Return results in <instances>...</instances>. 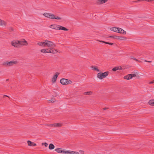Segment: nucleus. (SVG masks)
Segmentation results:
<instances>
[{"instance_id":"f257e3e1","label":"nucleus","mask_w":154,"mask_h":154,"mask_svg":"<svg viewBox=\"0 0 154 154\" xmlns=\"http://www.w3.org/2000/svg\"><path fill=\"white\" fill-rule=\"evenodd\" d=\"M37 45L43 47L47 46L49 48L41 49L40 51L42 53H49L55 54L58 52L57 50L54 48L56 47V45L53 42L47 40H45L43 42H38Z\"/></svg>"},{"instance_id":"f03ea898","label":"nucleus","mask_w":154,"mask_h":154,"mask_svg":"<svg viewBox=\"0 0 154 154\" xmlns=\"http://www.w3.org/2000/svg\"><path fill=\"white\" fill-rule=\"evenodd\" d=\"M43 15L45 17L52 20L56 19L59 20L62 19L61 17L50 13L45 12Z\"/></svg>"},{"instance_id":"7ed1b4c3","label":"nucleus","mask_w":154,"mask_h":154,"mask_svg":"<svg viewBox=\"0 0 154 154\" xmlns=\"http://www.w3.org/2000/svg\"><path fill=\"white\" fill-rule=\"evenodd\" d=\"M49 27L51 29H54L56 30H63L64 31H68V29L66 28L59 25L53 24L49 26Z\"/></svg>"},{"instance_id":"20e7f679","label":"nucleus","mask_w":154,"mask_h":154,"mask_svg":"<svg viewBox=\"0 0 154 154\" xmlns=\"http://www.w3.org/2000/svg\"><path fill=\"white\" fill-rule=\"evenodd\" d=\"M109 72H99L97 75V77L100 79L102 80L106 77L108 75Z\"/></svg>"},{"instance_id":"39448f33","label":"nucleus","mask_w":154,"mask_h":154,"mask_svg":"<svg viewBox=\"0 0 154 154\" xmlns=\"http://www.w3.org/2000/svg\"><path fill=\"white\" fill-rule=\"evenodd\" d=\"M60 82L63 85H66L71 84L72 82L70 80L65 79H62L60 80Z\"/></svg>"},{"instance_id":"423d86ee","label":"nucleus","mask_w":154,"mask_h":154,"mask_svg":"<svg viewBox=\"0 0 154 154\" xmlns=\"http://www.w3.org/2000/svg\"><path fill=\"white\" fill-rule=\"evenodd\" d=\"M11 45L15 48H19L20 45L19 41L18 40H14L11 42Z\"/></svg>"},{"instance_id":"0eeeda50","label":"nucleus","mask_w":154,"mask_h":154,"mask_svg":"<svg viewBox=\"0 0 154 154\" xmlns=\"http://www.w3.org/2000/svg\"><path fill=\"white\" fill-rule=\"evenodd\" d=\"M55 150L58 153H62L66 154L67 150H66L62 148H57L55 149Z\"/></svg>"},{"instance_id":"6e6552de","label":"nucleus","mask_w":154,"mask_h":154,"mask_svg":"<svg viewBox=\"0 0 154 154\" xmlns=\"http://www.w3.org/2000/svg\"><path fill=\"white\" fill-rule=\"evenodd\" d=\"M63 125V124L61 123H57L51 124L49 125V126L51 127H61Z\"/></svg>"},{"instance_id":"1a4fd4ad","label":"nucleus","mask_w":154,"mask_h":154,"mask_svg":"<svg viewBox=\"0 0 154 154\" xmlns=\"http://www.w3.org/2000/svg\"><path fill=\"white\" fill-rule=\"evenodd\" d=\"M59 74V73L58 72H56L54 75L53 76L52 79V83H55L57 80V79L58 77V75Z\"/></svg>"},{"instance_id":"9d476101","label":"nucleus","mask_w":154,"mask_h":154,"mask_svg":"<svg viewBox=\"0 0 154 154\" xmlns=\"http://www.w3.org/2000/svg\"><path fill=\"white\" fill-rule=\"evenodd\" d=\"M20 42V45H22L23 46L27 45H28V43L25 39H22Z\"/></svg>"},{"instance_id":"9b49d317","label":"nucleus","mask_w":154,"mask_h":154,"mask_svg":"<svg viewBox=\"0 0 154 154\" xmlns=\"http://www.w3.org/2000/svg\"><path fill=\"white\" fill-rule=\"evenodd\" d=\"M118 32L123 35H125L126 34V31L118 27Z\"/></svg>"},{"instance_id":"f8f14e48","label":"nucleus","mask_w":154,"mask_h":154,"mask_svg":"<svg viewBox=\"0 0 154 154\" xmlns=\"http://www.w3.org/2000/svg\"><path fill=\"white\" fill-rule=\"evenodd\" d=\"M17 63L18 62L16 60H13L9 61V66H12L14 65L17 64Z\"/></svg>"},{"instance_id":"ddd939ff","label":"nucleus","mask_w":154,"mask_h":154,"mask_svg":"<svg viewBox=\"0 0 154 154\" xmlns=\"http://www.w3.org/2000/svg\"><path fill=\"white\" fill-rule=\"evenodd\" d=\"M66 154H79V153L77 151L67 150Z\"/></svg>"},{"instance_id":"4468645a","label":"nucleus","mask_w":154,"mask_h":154,"mask_svg":"<svg viewBox=\"0 0 154 154\" xmlns=\"http://www.w3.org/2000/svg\"><path fill=\"white\" fill-rule=\"evenodd\" d=\"M28 145L29 146H36V144L35 143L32 142L30 140H28L27 142Z\"/></svg>"},{"instance_id":"2eb2a0df","label":"nucleus","mask_w":154,"mask_h":154,"mask_svg":"<svg viewBox=\"0 0 154 154\" xmlns=\"http://www.w3.org/2000/svg\"><path fill=\"white\" fill-rule=\"evenodd\" d=\"M129 74L130 75L131 79L133 77H136L138 75V73L137 72H134V73Z\"/></svg>"},{"instance_id":"dca6fc26","label":"nucleus","mask_w":154,"mask_h":154,"mask_svg":"<svg viewBox=\"0 0 154 154\" xmlns=\"http://www.w3.org/2000/svg\"><path fill=\"white\" fill-rule=\"evenodd\" d=\"M6 25V23L3 20L0 19V26H5Z\"/></svg>"},{"instance_id":"f3484780","label":"nucleus","mask_w":154,"mask_h":154,"mask_svg":"<svg viewBox=\"0 0 154 154\" xmlns=\"http://www.w3.org/2000/svg\"><path fill=\"white\" fill-rule=\"evenodd\" d=\"M108 0H98L97 3L98 4H101L106 2Z\"/></svg>"},{"instance_id":"a211bd4d","label":"nucleus","mask_w":154,"mask_h":154,"mask_svg":"<svg viewBox=\"0 0 154 154\" xmlns=\"http://www.w3.org/2000/svg\"><path fill=\"white\" fill-rule=\"evenodd\" d=\"M92 69L93 70L96 71L97 72L100 71V70L98 69V67L97 66H92L91 67Z\"/></svg>"},{"instance_id":"6ab92c4d","label":"nucleus","mask_w":154,"mask_h":154,"mask_svg":"<svg viewBox=\"0 0 154 154\" xmlns=\"http://www.w3.org/2000/svg\"><path fill=\"white\" fill-rule=\"evenodd\" d=\"M118 27H112L110 28V30L116 32H118Z\"/></svg>"},{"instance_id":"aec40b11","label":"nucleus","mask_w":154,"mask_h":154,"mask_svg":"<svg viewBox=\"0 0 154 154\" xmlns=\"http://www.w3.org/2000/svg\"><path fill=\"white\" fill-rule=\"evenodd\" d=\"M149 104L152 106H154V100H150L148 102Z\"/></svg>"},{"instance_id":"412c9836","label":"nucleus","mask_w":154,"mask_h":154,"mask_svg":"<svg viewBox=\"0 0 154 154\" xmlns=\"http://www.w3.org/2000/svg\"><path fill=\"white\" fill-rule=\"evenodd\" d=\"M2 65L6 66H9V61H7L4 62L2 63Z\"/></svg>"},{"instance_id":"4be33fe9","label":"nucleus","mask_w":154,"mask_h":154,"mask_svg":"<svg viewBox=\"0 0 154 154\" xmlns=\"http://www.w3.org/2000/svg\"><path fill=\"white\" fill-rule=\"evenodd\" d=\"M55 148L54 146L52 143H51L49 144V149H50L52 150L54 149Z\"/></svg>"},{"instance_id":"5701e85b","label":"nucleus","mask_w":154,"mask_h":154,"mask_svg":"<svg viewBox=\"0 0 154 154\" xmlns=\"http://www.w3.org/2000/svg\"><path fill=\"white\" fill-rule=\"evenodd\" d=\"M127 38L123 36H119V40H125Z\"/></svg>"},{"instance_id":"b1692460","label":"nucleus","mask_w":154,"mask_h":154,"mask_svg":"<svg viewBox=\"0 0 154 154\" xmlns=\"http://www.w3.org/2000/svg\"><path fill=\"white\" fill-rule=\"evenodd\" d=\"M124 78L125 79L127 80H130L131 79L129 74H128L127 75L124 76Z\"/></svg>"},{"instance_id":"393cba45","label":"nucleus","mask_w":154,"mask_h":154,"mask_svg":"<svg viewBox=\"0 0 154 154\" xmlns=\"http://www.w3.org/2000/svg\"><path fill=\"white\" fill-rule=\"evenodd\" d=\"M98 41L100 42H102L104 43H105L109 44L110 45H112L113 44V43H109V42H104V41Z\"/></svg>"},{"instance_id":"a878e982","label":"nucleus","mask_w":154,"mask_h":154,"mask_svg":"<svg viewBox=\"0 0 154 154\" xmlns=\"http://www.w3.org/2000/svg\"><path fill=\"white\" fill-rule=\"evenodd\" d=\"M92 92H91V91H88V92H85V93H84V95H91V94H92Z\"/></svg>"},{"instance_id":"bb28decb","label":"nucleus","mask_w":154,"mask_h":154,"mask_svg":"<svg viewBox=\"0 0 154 154\" xmlns=\"http://www.w3.org/2000/svg\"><path fill=\"white\" fill-rule=\"evenodd\" d=\"M119 68L118 67H115L112 69V70L114 71H116V70H119Z\"/></svg>"},{"instance_id":"cd10ccee","label":"nucleus","mask_w":154,"mask_h":154,"mask_svg":"<svg viewBox=\"0 0 154 154\" xmlns=\"http://www.w3.org/2000/svg\"><path fill=\"white\" fill-rule=\"evenodd\" d=\"M119 36L115 35L114 38L115 39L119 40Z\"/></svg>"},{"instance_id":"c85d7f7f","label":"nucleus","mask_w":154,"mask_h":154,"mask_svg":"<svg viewBox=\"0 0 154 154\" xmlns=\"http://www.w3.org/2000/svg\"><path fill=\"white\" fill-rule=\"evenodd\" d=\"M131 59H133L136 61H138V60L136 58H135L134 57L131 56Z\"/></svg>"},{"instance_id":"c756f323","label":"nucleus","mask_w":154,"mask_h":154,"mask_svg":"<svg viewBox=\"0 0 154 154\" xmlns=\"http://www.w3.org/2000/svg\"><path fill=\"white\" fill-rule=\"evenodd\" d=\"M49 101L52 103L54 102L55 101V100L54 99H51L50 100H49Z\"/></svg>"},{"instance_id":"7c9ffc66","label":"nucleus","mask_w":154,"mask_h":154,"mask_svg":"<svg viewBox=\"0 0 154 154\" xmlns=\"http://www.w3.org/2000/svg\"><path fill=\"white\" fill-rule=\"evenodd\" d=\"M79 152L81 153V154H84L85 152L84 151L82 150H79Z\"/></svg>"},{"instance_id":"2f4dec72","label":"nucleus","mask_w":154,"mask_h":154,"mask_svg":"<svg viewBox=\"0 0 154 154\" xmlns=\"http://www.w3.org/2000/svg\"><path fill=\"white\" fill-rule=\"evenodd\" d=\"M114 37H115V35H111V36H109V38H112L114 39Z\"/></svg>"},{"instance_id":"473e14b6","label":"nucleus","mask_w":154,"mask_h":154,"mask_svg":"<svg viewBox=\"0 0 154 154\" xmlns=\"http://www.w3.org/2000/svg\"><path fill=\"white\" fill-rule=\"evenodd\" d=\"M44 145L45 147H47L48 145V144L46 143H44Z\"/></svg>"},{"instance_id":"72a5a7b5","label":"nucleus","mask_w":154,"mask_h":154,"mask_svg":"<svg viewBox=\"0 0 154 154\" xmlns=\"http://www.w3.org/2000/svg\"><path fill=\"white\" fill-rule=\"evenodd\" d=\"M118 68H119V69H121V70H122V67L120 66H118Z\"/></svg>"},{"instance_id":"f704fd0d","label":"nucleus","mask_w":154,"mask_h":154,"mask_svg":"<svg viewBox=\"0 0 154 154\" xmlns=\"http://www.w3.org/2000/svg\"><path fill=\"white\" fill-rule=\"evenodd\" d=\"M153 83H154V80L153 81H152L150 82L149 83L150 84H152Z\"/></svg>"},{"instance_id":"c9c22d12","label":"nucleus","mask_w":154,"mask_h":154,"mask_svg":"<svg viewBox=\"0 0 154 154\" xmlns=\"http://www.w3.org/2000/svg\"><path fill=\"white\" fill-rule=\"evenodd\" d=\"M144 61L145 62H151V61H147V60H145Z\"/></svg>"},{"instance_id":"e433bc0d","label":"nucleus","mask_w":154,"mask_h":154,"mask_svg":"<svg viewBox=\"0 0 154 154\" xmlns=\"http://www.w3.org/2000/svg\"><path fill=\"white\" fill-rule=\"evenodd\" d=\"M9 97L8 96L6 95H4V96H3V97Z\"/></svg>"},{"instance_id":"4c0bfd02","label":"nucleus","mask_w":154,"mask_h":154,"mask_svg":"<svg viewBox=\"0 0 154 154\" xmlns=\"http://www.w3.org/2000/svg\"><path fill=\"white\" fill-rule=\"evenodd\" d=\"M44 143H42V145H44Z\"/></svg>"},{"instance_id":"58836bf2","label":"nucleus","mask_w":154,"mask_h":154,"mask_svg":"<svg viewBox=\"0 0 154 154\" xmlns=\"http://www.w3.org/2000/svg\"><path fill=\"white\" fill-rule=\"evenodd\" d=\"M106 109V108H104L103 109H104V110H105V109Z\"/></svg>"},{"instance_id":"ea45409f","label":"nucleus","mask_w":154,"mask_h":154,"mask_svg":"<svg viewBox=\"0 0 154 154\" xmlns=\"http://www.w3.org/2000/svg\"><path fill=\"white\" fill-rule=\"evenodd\" d=\"M1 73V71H0V74Z\"/></svg>"}]
</instances>
